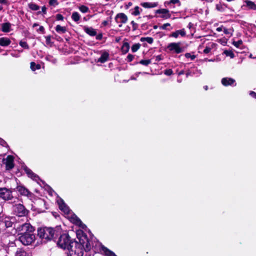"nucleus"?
I'll return each instance as SVG.
<instances>
[{"instance_id": "f3484780", "label": "nucleus", "mask_w": 256, "mask_h": 256, "mask_svg": "<svg viewBox=\"0 0 256 256\" xmlns=\"http://www.w3.org/2000/svg\"><path fill=\"white\" fill-rule=\"evenodd\" d=\"M186 35V32L184 28L176 30L174 32H172L170 36L174 37V38H177L179 36H180L182 37Z\"/></svg>"}, {"instance_id": "a211bd4d", "label": "nucleus", "mask_w": 256, "mask_h": 256, "mask_svg": "<svg viewBox=\"0 0 256 256\" xmlns=\"http://www.w3.org/2000/svg\"><path fill=\"white\" fill-rule=\"evenodd\" d=\"M96 250L103 252L106 256H117L114 252L103 246H102V250Z\"/></svg>"}, {"instance_id": "20e7f679", "label": "nucleus", "mask_w": 256, "mask_h": 256, "mask_svg": "<svg viewBox=\"0 0 256 256\" xmlns=\"http://www.w3.org/2000/svg\"><path fill=\"white\" fill-rule=\"evenodd\" d=\"M16 230L19 232V235L26 232H34V229L29 223H24L22 224H14Z\"/></svg>"}, {"instance_id": "a19ab883", "label": "nucleus", "mask_w": 256, "mask_h": 256, "mask_svg": "<svg viewBox=\"0 0 256 256\" xmlns=\"http://www.w3.org/2000/svg\"><path fill=\"white\" fill-rule=\"evenodd\" d=\"M151 63L150 60H142L140 62V64L148 66Z\"/></svg>"}, {"instance_id": "69168bd1", "label": "nucleus", "mask_w": 256, "mask_h": 256, "mask_svg": "<svg viewBox=\"0 0 256 256\" xmlns=\"http://www.w3.org/2000/svg\"><path fill=\"white\" fill-rule=\"evenodd\" d=\"M38 26V24H36V23H34V24H33L32 26H33V28H34V27L37 26Z\"/></svg>"}, {"instance_id": "680f3d73", "label": "nucleus", "mask_w": 256, "mask_h": 256, "mask_svg": "<svg viewBox=\"0 0 256 256\" xmlns=\"http://www.w3.org/2000/svg\"><path fill=\"white\" fill-rule=\"evenodd\" d=\"M42 12L44 13V14H46V8L45 6H43L42 8Z\"/></svg>"}, {"instance_id": "b1692460", "label": "nucleus", "mask_w": 256, "mask_h": 256, "mask_svg": "<svg viewBox=\"0 0 256 256\" xmlns=\"http://www.w3.org/2000/svg\"><path fill=\"white\" fill-rule=\"evenodd\" d=\"M11 42L10 40L8 38H0V46H6L10 44Z\"/></svg>"}, {"instance_id": "09e8293b", "label": "nucleus", "mask_w": 256, "mask_h": 256, "mask_svg": "<svg viewBox=\"0 0 256 256\" xmlns=\"http://www.w3.org/2000/svg\"><path fill=\"white\" fill-rule=\"evenodd\" d=\"M131 24L132 26L133 30H136L138 27V24L136 23L134 21H132L131 22Z\"/></svg>"}, {"instance_id": "f704fd0d", "label": "nucleus", "mask_w": 256, "mask_h": 256, "mask_svg": "<svg viewBox=\"0 0 256 256\" xmlns=\"http://www.w3.org/2000/svg\"><path fill=\"white\" fill-rule=\"evenodd\" d=\"M225 8L226 7L224 4H218L216 5V9L219 12H222L224 11Z\"/></svg>"}, {"instance_id": "338daca9", "label": "nucleus", "mask_w": 256, "mask_h": 256, "mask_svg": "<svg viewBox=\"0 0 256 256\" xmlns=\"http://www.w3.org/2000/svg\"><path fill=\"white\" fill-rule=\"evenodd\" d=\"M190 74V72H187L186 74V76L188 77L189 75Z\"/></svg>"}, {"instance_id": "cd10ccee", "label": "nucleus", "mask_w": 256, "mask_h": 256, "mask_svg": "<svg viewBox=\"0 0 256 256\" xmlns=\"http://www.w3.org/2000/svg\"><path fill=\"white\" fill-rule=\"evenodd\" d=\"M130 49V46L128 42H124L122 47V51L124 54H126L128 52Z\"/></svg>"}, {"instance_id": "39448f33", "label": "nucleus", "mask_w": 256, "mask_h": 256, "mask_svg": "<svg viewBox=\"0 0 256 256\" xmlns=\"http://www.w3.org/2000/svg\"><path fill=\"white\" fill-rule=\"evenodd\" d=\"M34 240L35 236L33 232L23 234L18 237V240L25 246L31 244Z\"/></svg>"}, {"instance_id": "de8ad7c7", "label": "nucleus", "mask_w": 256, "mask_h": 256, "mask_svg": "<svg viewBox=\"0 0 256 256\" xmlns=\"http://www.w3.org/2000/svg\"><path fill=\"white\" fill-rule=\"evenodd\" d=\"M164 74L167 76H170L172 74V70L171 69L166 70L164 72Z\"/></svg>"}, {"instance_id": "0e129e2a", "label": "nucleus", "mask_w": 256, "mask_h": 256, "mask_svg": "<svg viewBox=\"0 0 256 256\" xmlns=\"http://www.w3.org/2000/svg\"><path fill=\"white\" fill-rule=\"evenodd\" d=\"M7 2V0H0V4H6Z\"/></svg>"}, {"instance_id": "0eeeda50", "label": "nucleus", "mask_w": 256, "mask_h": 256, "mask_svg": "<svg viewBox=\"0 0 256 256\" xmlns=\"http://www.w3.org/2000/svg\"><path fill=\"white\" fill-rule=\"evenodd\" d=\"M180 42H171L167 46V49L174 54H180L184 51V48L182 46Z\"/></svg>"}, {"instance_id": "412c9836", "label": "nucleus", "mask_w": 256, "mask_h": 256, "mask_svg": "<svg viewBox=\"0 0 256 256\" xmlns=\"http://www.w3.org/2000/svg\"><path fill=\"white\" fill-rule=\"evenodd\" d=\"M109 58V54L106 52H104L102 53L100 58L98 59V62L101 63H104L106 62Z\"/></svg>"}, {"instance_id": "79ce46f5", "label": "nucleus", "mask_w": 256, "mask_h": 256, "mask_svg": "<svg viewBox=\"0 0 256 256\" xmlns=\"http://www.w3.org/2000/svg\"><path fill=\"white\" fill-rule=\"evenodd\" d=\"M46 60L48 61H50L54 64H55L56 62V60L52 56H48L46 57Z\"/></svg>"}, {"instance_id": "473e14b6", "label": "nucleus", "mask_w": 256, "mask_h": 256, "mask_svg": "<svg viewBox=\"0 0 256 256\" xmlns=\"http://www.w3.org/2000/svg\"><path fill=\"white\" fill-rule=\"evenodd\" d=\"M223 32L226 34L228 35V37H230L232 35L234 30L232 28L228 29L224 28Z\"/></svg>"}, {"instance_id": "9d476101", "label": "nucleus", "mask_w": 256, "mask_h": 256, "mask_svg": "<svg viewBox=\"0 0 256 256\" xmlns=\"http://www.w3.org/2000/svg\"><path fill=\"white\" fill-rule=\"evenodd\" d=\"M76 235L78 238L79 239V240H80V238H81L82 240H83L84 241V244H85V240L86 241V251H88L90 250V242L88 241V238L86 236L83 234V232L81 230H77L76 232Z\"/></svg>"}, {"instance_id": "dca6fc26", "label": "nucleus", "mask_w": 256, "mask_h": 256, "mask_svg": "<svg viewBox=\"0 0 256 256\" xmlns=\"http://www.w3.org/2000/svg\"><path fill=\"white\" fill-rule=\"evenodd\" d=\"M68 217L70 218L72 222L74 224L80 226L82 228H84L86 226L82 223L81 220L74 214H72V216H68Z\"/></svg>"}, {"instance_id": "bf43d9fd", "label": "nucleus", "mask_w": 256, "mask_h": 256, "mask_svg": "<svg viewBox=\"0 0 256 256\" xmlns=\"http://www.w3.org/2000/svg\"><path fill=\"white\" fill-rule=\"evenodd\" d=\"M250 94L252 98H256V93L254 92H250Z\"/></svg>"}, {"instance_id": "49530a36", "label": "nucleus", "mask_w": 256, "mask_h": 256, "mask_svg": "<svg viewBox=\"0 0 256 256\" xmlns=\"http://www.w3.org/2000/svg\"><path fill=\"white\" fill-rule=\"evenodd\" d=\"M185 56L188 58H190L192 60H194L196 58L194 55H192L190 53L185 54Z\"/></svg>"}, {"instance_id": "9b49d317", "label": "nucleus", "mask_w": 256, "mask_h": 256, "mask_svg": "<svg viewBox=\"0 0 256 256\" xmlns=\"http://www.w3.org/2000/svg\"><path fill=\"white\" fill-rule=\"evenodd\" d=\"M155 13L156 14H160L159 16H157L158 17H160L164 19H168L170 18L171 16V14H170V11L168 9L166 8H160L157 10L155 11Z\"/></svg>"}, {"instance_id": "4c0bfd02", "label": "nucleus", "mask_w": 256, "mask_h": 256, "mask_svg": "<svg viewBox=\"0 0 256 256\" xmlns=\"http://www.w3.org/2000/svg\"><path fill=\"white\" fill-rule=\"evenodd\" d=\"M140 44L138 43L134 44L132 47V51L133 52H136L140 48Z\"/></svg>"}, {"instance_id": "6ab92c4d", "label": "nucleus", "mask_w": 256, "mask_h": 256, "mask_svg": "<svg viewBox=\"0 0 256 256\" xmlns=\"http://www.w3.org/2000/svg\"><path fill=\"white\" fill-rule=\"evenodd\" d=\"M144 8H150L156 7L158 5V2H145L141 4Z\"/></svg>"}, {"instance_id": "3c124183", "label": "nucleus", "mask_w": 256, "mask_h": 256, "mask_svg": "<svg viewBox=\"0 0 256 256\" xmlns=\"http://www.w3.org/2000/svg\"><path fill=\"white\" fill-rule=\"evenodd\" d=\"M170 26V24L169 23H166V24H164L163 25H162L160 27V28L162 29V30H166V28L167 26Z\"/></svg>"}, {"instance_id": "603ef678", "label": "nucleus", "mask_w": 256, "mask_h": 256, "mask_svg": "<svg viewBox=\"0 0 256 256\" xmlns=\"http://www.w3.org/2000/svg\"><path fill=\"white\" fill-rule=\"evenodd\" d=\"M46 44H51V38L50 36L46 37Z\"/></svg>"}, {"instance_id": "aec40b11", "label": "nucleus", "mask_w": 256, "mask_h": 256, "mask_svg": "<svg viewBox=\"0 0 256 256\" xmlns=\"http://www.w3.org/2000/svg\"><path fill=\"white\" fill-rule=\"evenodd\" d=\"M14 220L15 219L13 218H6L3 222L6 228H10L12 226Z\"/></svg>"}, {"instance_id": "393cba45", "label": "nucleus", "mask_w": 256, "mask_h": 256, "mask_svg": "<svg viewBox=\"0 0 256 256\" xmlns=\"http://www.w3.org/2000/svg\"><path fill=\"white\" fill-rule=\"evenodd\" d=\"M10 24L8 22L4 23L2 26V30L4 32H9L10 31Z\"/></svg>"}, {"instance_id": "c03bdc74", "label": "nucleus", "mask_w": 256, "mask_h": 256, "mask_svg": "<svg viewBox=\"0 0 256 256\" xmlns=\"http://www.w3.org/2000/svg\"><path fill=\"white\" fill-rule=\"evenodd\" d=\"M233 44L236 48H239L242 44V40H239L237 42L234 41L232 42Z\"/></svg>"}, {"instance_id": "e433bc0d", "label": "nucleus", "mask_w": 256, "mask_h": 256, "mask_svg": "<svg viewBox=\"0 0 256 256\" xmlns=\"http://www.w3.org/2000/svg\"><path fill=\"white\" fill-rule=\"evenodd\" d=\"M80 10L82 13H86L89 11V8L86 6L82 5L79 7Z\"/></svg>"}, {"instance_id": "1a4fd4ad", "label": "nucleus", "mask_w": 256, "mask_h": 256, "mask_svg": "<svg viewBox=\"0 0 256 256\" xmlns=\"http://www.w3.org/2000/svg\"><path fill=\"white\" fill-rule=\"evenodd\" d=\"M3 162L6 164V170H12L14 166V158L12 156H8L3 159Z\"/></svg>"}, {"instance_id": "13d9d810", "label": "nucleus", "mask_w": 256, "mask_h": 256, "mask_svg": "<svg viewBox=\"0 0 256 256\" xmlns=\"http://www.w3.org/2000/svg\"><path fill=\"white\" fill-rule=\"evenodd\" d=\"M224 27L223 26H221L220 27L217 28H216V30L218 32L224 31Z\"/></svg>"}, {"instance_id": "f8f14e48", "label": "nucleus", "mask_w": 256, "mask_h": 256, "mask_svg": "<svg viewBox=\"0 0 256 256\" xmlns=\"http://www.w3.org/2000/svg\"><path fill=\"white\" fill-rule=\"evenodd\" d=\"M116 22L119 24V27H121L123 24H126L128 21V17L124 13H119L115 17Z\"/></svg>"}, {"instance_id": "72a5a7b5", "label": "nucleus", "mask_w": 256, "mask_h": 256, "mask_svg": "<svg viewBox=\"0 0 256 256\" xmlns=\"http://www.w3.org/2000/svg\"><path fill=\"white\" fill-rule=\"evenodd\" d=\"M29 8L32 10H39L40 7L34 3H30L28 4Z\"/></svg>"}, {"instance_id": "6e6d98bb", "label": "nucleus", "mask_w": 256, "mask_h": 256, "mask_svg": "<svg viewBox=\"0 0 256 256\" xmlns=\"http://www.w3.org/2000/svg\"><path fill=\"white\" fill-rule=\"evenodd\" d=\"M0 144L4 146H6V143L4 140L0 138Z\"/></svg>"}, {"instance_id": "5701e85b", "label": "nucleus", "mask_w": 256, "mask_h": 256, "mask_svg": "<svg viewBox=\"0 0 256 256\" xmlns=\"http://www.w3.org/2000/svg\"><path fill=\"white\" fill-rule=\"evenodd\" d=\"M24 170L28 177L35 180H37L38 176L36 174H34L30 169L28 168H24Z\"/></svg>"}, {"instance_id": "8fccbe9b", "label": "nucleus", "mask_w": 256, "mask_h": 256, "mask_svg": "<svg viewBox=\"0 0 256 256\" xmlns=\"http://www.w3.org/2000/svg\"><path fill=\"white\" fill-rule=\"evenodd\" d=\"M56 19L58 20H64V16L60 14H58L56 15Z\"/></svg>"}, {"instance_id": "a878e982", "label": "nucleus", "mask_w": 256, "mask_h": 256, "mask_svg": "<svg viewBox=\"0 0 256 256\" xmlns=\"http://www.w3.org/2000/svg\"><path fill=\"white\" fill-rule=\"evenodd\" d=\"M244 2L246 4V6L248 7L250 9L254 10H256V4L254 2L248 0H246Z\"/></svg>"}, {"instance_id": "c756f323", "label": "nucleus", "mask_w": 256, "mask_h": 256, "mask_svg": "<svg viewBox=\"0 0 256 256\" xmlns=\"http://www.w3.org/2000/svg\"><path fill=\"white\" fill-rule=\"evenodd\" d=\"M80 15L78 12H74L72 15V18L76 22H78L80 19Z\"/></svg>"}, {"instance_id": "7c9ffc66", "label": "nucleus", "mask_w": 256, "mask_h": 256, "mask_svg": "<svg viewBox=\"0 0 256 256\" xmlns=\"http://www.w3.org/2000/svg\"><path fill=\"white\" fill-rule=\"evenodd\" d=\"M16 256H28V255L24 250L22 249H18L16 252Z\"/></svg>"}, {"instance_id": "864d4df0", "label": "nucleus", "mask_w": 256, "mask_h": 256, "mask_svg": "<svg viewBox=\"0 0 256 256\" xmlns=\"http://www.w3.org/2000/svg\"><path fill=\"white\" fill-rule=\"evenodd\" d=\"M127 59L128 62H132L134 59V56L129 54L127 56Z\"/></svg>"}, {"instance_id": "2f4dec72", "label": "nucleus", "mask_w": 256, "mask_h": 256, "mask_svg": "<svg viewBox=\"0 0 256 256\" xmlns=\"http://www.w3.org/2000/svg\"><path fill=\"white\" fill-rule=\"evenodd\" d=\"M214 45V43H210L208 44L204 49V52L206 54L209 53L210 52L212 48Z\"/></svg>"}, {"instance_id": "37998d69", "label": "nucleus", "mask_w": 256, "mask_h": 256, "mask_svg": "<svg viewBox=\"0 0 256 256\" xmlns=\"http://www.w3.org/2000/svg\"><path fill=\"white\" fill-rule=\"evenodd\" d=\"M20 45L23 48L28 49V45L27 43L26 42L24 41H20Z\"/></svg>"}, {"instance_id": "4468645a", "label": "nucleus", "mask_w": 256, "mask_h": 256, "mask_svg": "<svg viewBox=\"0 0 256 256\" xmlns=\"http://www.w3.org/2000/svg\"><path fill=\"white\" fill-rule=\"evenodd\" d=\"M221 82L225 86H233L236 85L235 80L230 78H224L222 79Z\"/></svg>"}, {"instance_id": "2eb2a0df", "label": "nucleus", "mask_w": 256, "mask_h": 256, "mask_svg": "<svg viewBox=\"0 0 256 256\" xmlns=\"http://www.w3.org/2000/svg\"><path fill=\"white\" fill-rule=\"evenodd\" d=\"M58 203L61 210L63 211L66 214H70V210L69 209V208L64 204L62 200H58Z\"/></svg>"}, {"instance_id": "58836bf2", "label": "nucleus", "mask_w": 256, "mask_h": 256, "mask_svg": "<svg viewBox=\"0 0 256 256\" xmlns=\"http://www.w3.org/2000/svg\"><path fill=\"white\" fill-rule=\"evenodd\" d=\"M224 53L227 56H230V58H234V54L231 50H224Z\"/></svg>"}, {"instance_id": "a18cd8bd", "label": "nucleus", "mask_w": 256, "mask_h": 256, "mask_svg": "<svg viewBox=\"0 0 256 256\" xmlns=\"http://www.w3.org/2000/svg\"><path fill=\"white\" fill-rule=\"evenodd\" d=\"M49 4L50 6H56L58 5V2L57 0H50Z\"/></svg>"}, {"instance_id": "4be33fe9", "label": "nucleus", "mask_w": 256, "mask_h": 256, "mask_svg": "<svg viewBox=\"0 0 256 256\" xmlns=\"http://www.w3.org/2000/svg\"><path fill=\"white\" fill-rule=\"evenodd\" d=\"M84 32L90 36H94L96 34V32L92 27L84 26Z\"/></svg>"}, {"instance_id": "4d7b16f0", "label": "nucleus", "mask_w": 256, "mask_h": 256, "mask_svg": "<svg viewBox=\"0 0 256 256\" xmlns=\"http://www.w3.org/2000/svg\"><path fill=\"white\" fill-rule=\"evenodd\" d=\"M38 32H42V34L44 33V26H40L38 30Z\"/></svg>"}, {"instance_id": "6e6552de", "label": "nucleus", "mask_w": 256, "mask_h": 256, "mask_svg": "<svg viewBox=\"0 0 256 256\" xmlns=\"http://www.w3.org/2000/svg\"><path fill=\"white\" fill-rule=\"evenodd\" d=\"M12 191L6 188H0V198L4 200H10L13 198Z\"/></svg>"}, {"instance_id": "ea45409f", "label": "nucleus", "mask_w": 256, "mask_h": 256, "mask_svg": "<svg viewBox=\"0 0 256 256\" xmlns=\"http://www.w3.org/2000/svg\"><path fill=\"white\" fill-rule=\"evenodd\" d=\"M132 14L134 16H138L140 14V8L138 6H136L134 10L132 12Z\"/></svg>"}, {"instance_id": "ddd939ff", "label": "nucleus", "mask_w": 256, "mask_h": 256, "mask_svg": "<svg viewBox=\"0 0 256 256\" xmlns=\"http://www.w3.org/2000/svg\"><path fill=\"white\" fill-rule=\"evenodd\" d=\"M16 189L21 195L26 196L29 198H31L33 196L32 194L29 192V190L24 186H18L16 187Z\"/></svg>"}, {"instance_id": "bb28decb", "label": "nucleus", "mask_w": 256, "mask_h": 256, "mask_svg": "<svg viewBox=\"0 0 256 256\" xmlns=\"http://www.w3.org/2000/svg\"><path fill=\"white\" fill-rule=\"evenodd\" d=\"M56 30L59 34H64L66 32V28L60 25H57L56 27Z\"/></svg>"}, {"instance_id": "052dcab7", "label": "nucleus", "mask_w": 256, "mask_h": 256, "mask_svg": "<svg viewBox=\"0 0 256 256\" xmlns=\"http://www.w3.org/2000/svg\"><path fill=\"white\" fill-rule=\"evenodd\" d=\"M108 24V22L106 20H104L102 22V26H106Z\"/></svg>"}, {"instance_id": "423d86ee", "label": "nucleus", "mask_w": 256, "mask_h": 256, "mask_svg": "<svg viewBox=\"0 0 256 256\" xmlns=\"http://www.w3.org/2000/svg\"><path fill=\"white\" fill-rule=\"evenodd\" d=\"M13 210L14 214L18 216H24L28 213V210L21 204H14Z\"/></svg>"}, {"instance_id": "c85d7f7f", "label": "nucleus", "mask_w": 256, "mask_h": 256, "mask_svg": "<svg viewBox=\"0 0 256 256\" xmlns=\"http://www.w3.org/2000/svg\"><path fill=\"white\" fill-rule=\"evenodd\" d=\"M30 68L32 71H35L36 70H40V64H36L34 62H31Z\"/></svg>"}, {"instance_id": "f257e3e1", "label": "nucleus", "mask_w": 256, "mask_h": 256, "mask_svg": "<svg viewBox=\"0 0 256 256\" xmlns=\"http://www.w3.org/2000/svg\"><path fill=\"white\" fill-rule=\"evenodd\" d=\"M84 241L80 238L79 242H71V244L69 248H68L70 256H83Z\"/></svg>"}, {"instance_id": "e2e57ef3", "label": "nucleus", "mask_w": 256, "mask_h": 256, "mask_svg": "<svg viewBox=\"0 0 256 256\" xmlns=\"http://www.w3.org/2000/svg\"><path fill=\"white\" fill-rule=\"evenodd\" d=\"M162 59H161V58H160V56H158L156 57V60H158V61H160V60Z\"/></svg>"}, {"instance_id": "7ed1b4c3", "label": "nucleus", "mask_w": 256, "mask_h": 256, "mask_svg": "<svg viewBox=\"0 0 256 256\" xmlns=\"http://www.w3.org/2000/svg\"><path fill=\"white\" fill-rule=\"evenodd\" d=\"M73 242L70 239L68 234H62L57 242L58 246L62 249H68L70 246L71 242Z\"/></svg>"}, {"instance_id": "c9c22d12", "label": "nucleus", "mask_w": 256, "mask_h": 256, "mask_svg": "<svg viewBox=\"0 0 256 256\" xmlns=\"http://www.w3.org/2000/svg\"><path fill=\"white\" fill-rule=\"evenodd\" d=\"M140 41L141 42H148V44H152L154 42V40L151 37H146V38H140Z\"/></svg>"}, {"instance_id": "5fc2aeb1", "label": "nucleus", "mask_w": 256, "mask_h": 256, "mask_svg": "<svg viewBox=\"0 0 256 256\" xmlns=\"http://www.w3.org/2000/svg\"><path fill=\"white\" fill-rule=\"evenodd\" d=\"M178 3H180L179 0H170V1L169 2H168V4H178Z\"/></svg>"}, {"instance_id": "f03ea898", "label": "nucleus", "mask_w": 256, "mask_h": 256, "mask_svg": "<svg viewBox=\"0 0 256 256\" xmlns=\"http://www.w3.org/2000/svg\"><path fill=\"white\" fill-rule=\"evenodd\" d=\"M54 234L55 230L52 228H41L38 230V236L44 242L52 239Z\"/></svg>"}, {"instance_id": "774afa93", "label": "nucleus", "mask_w": 256, "mask_h": 256, "mask_svg": "<svg viewBox=\"0 0 256 256\" xmlns=\"http://www.w3.org/2000/svg\"><path fill=\"white\" fill-rule=\"evenodd\" d=\"M184 74V72H183V71H181V72H179L178 74H179V75H180V74Z\"/></svg>"}]
</instances>
